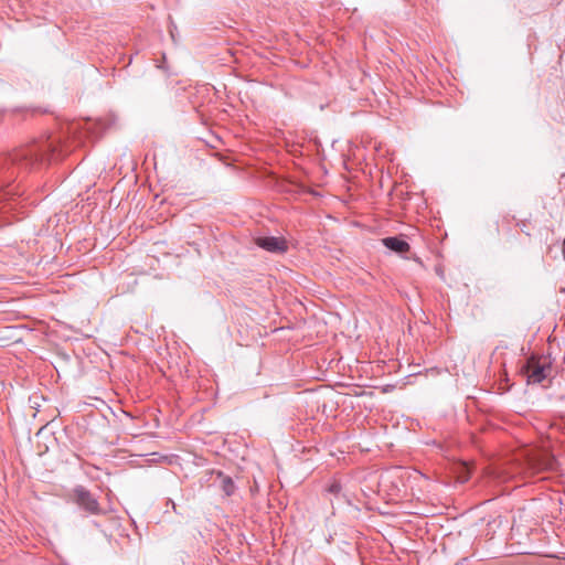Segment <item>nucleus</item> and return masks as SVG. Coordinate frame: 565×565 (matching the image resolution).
I'll use <instances>...</instances> for the list:
<instances>
[{
    "label": "nucleus",
    "mask_w": 565,
    "mask_h": 565,
    "mask_svg": "<svg viewBox=\"0 0 565 565\" xmlns=\"http://www.w3.org/2000/svg\"><path fill=\"white\" fill-rule=\"evenodd\" d=\"M257 246L271 253H285L288 248L287 242L281 237L265 236L256 238Z\"/></svg>",
    "instance_id": "nucleus-4"
},
{
    "label": "nucleus",
    "mask_w": 565,
    "mask_h": 565,
    "mask_svg": "<svg viewBox=\"0 0 565 565\" xmlns=\"http://www.w3.org/2000/svg\"><path fill=\"white\" fill-rule=\"evenodd\" d=\"M382 243L386 248L399 254L407 253L411 248L409 244L406 241L398 238L396 236L385 237L382 239Z\"/></svg>",
    "instance_id": "nucleus-5"
},
{
    "label": "nucleus",
    "mask_w": 565,
    "mask_h": 565,
    "mask_svg": "<svg viewBox=\"0 0 565 565\" xmlns=\"http://www.w3.org/2000/svg\"><path fill=\"white\" fill-rule=\"evenodd\" d=\"M562 253H563V257L565 259V237H564V241H563Z\"/></svg>",
    "instance_id": "nucleus-9"
},
{
    "label": "nucleus",
    "mask_w": 565,
    "mask_h": 565,
    "mask_svg": "<svg viewBox=\"0 0 565 565\" xmlns=\"http://www.w3.org/2000/svg\"><path fill=\"white\" fill-rule=\"evenodd\" d=\"M73 500L81 509L89 514L98 515L104 513L97 499L82 486L74 488Z\"/></svg>",
    "instance_id": "nucleus-2"
},
{
    "label": "nucleus",
    "mask_w": 565,
    "mask_h": 565,
    "mask_svg": "<svg viewBox=\"0 0 565 565\" xmlns=\"http://www.w3.org/2000/svg\"><path fill=\"white\" fill-rule=\"evenodd\" d=\"M552 467V460L548 459V461L539 465V468H551Z\"/></svg>",
    "instance_id": "nucleus-8"
},
{
    "label": "nucleus",
    "mask_w": 565,
    "mask_h": 565,
    "mask_svg": "<svg viewBox=\"0 0 565 565\" xmlns=\"http://www.w3.org/2000/svg\"><path fill=\"white\" fill-rule=\"evenodd\" d=\"M42 160L43 154L35 146L0 156V213H4L9 201L17 194L12 186V182L17 178V171L31 169Z\"/></svg>",
    "instance_id": "nucleus-1"
},
{
    "label": "nucleus",
    "mask_w": 565,
    "mask_h": 565,
    "mask_svg": "<svg viewBox=\"0 0 565 565\" xmlns=\"http://www.w3.org/2000/svg\"><path fill=\"white\" fill-rule=\"evenodd\" d=\"M222 489L226 493V495L233 494L235 489L233 480L228 477H225L222 481Z\"/></svg>",
    "instance_id": "nucleus-6"
},
{
    "label": "nucleus",
    "mask_w": 565,
    "mask_h": 565,
    "mask_svg": "<svg viewBox=\"0 0 565 565\" xmlns=\"http://www.w3.org/2000/svg\"><path fill=\"white\" fill-rule=\"evenodd\" d=\"M340 490H341V487H340V484H339L338 482H333V483L329 487V489H328V491H329V492L334 493V494L339 493V492H340Z\"/></svg>",
    "instance_id": "nucleus-7"
},
{
    "label": "nucleus",
    "mask_w": 565,
    "mask_h": 565,
    "mask_svg": "<svg viewBox=\"0 0 565 565\" xmlns=\"http://www.w3.org/2000/svg\"><path fill=\"white\" fill-rule=\"evenodd\" d=\"M547 369L548 366L541 364L537 360L532 358L523 366V372L525 373L529 383L536 384L543 382L546 379Z\"/></svg>",
    "instance_id": "nucleus-3"
}]
</instances>
